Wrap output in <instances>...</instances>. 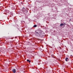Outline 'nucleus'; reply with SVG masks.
Wrapping results in <instances>:
<instances>
[{
  "label": "nucleus",
  "mask_w": 73,
  "mask_h": 73,
  "mask_svg": "<svg viewBox=\"0 0 73 73\" xmlns=\"http://www.w3.org/2000/svg\"><path fill=\"white\" fill-rule=\"evenodd\" d=\"M44 33L43 31L41 30H37L35 32V35L36 36L38 37H42L44 36L43 34Z\"/></svg>",
  "instance_id": "1"
},
{
  "label": "nucleus",
  "mask_w": 73,
  "mask_h": 73,
  "mask_svg": "<svg viewBox=\"0 0 73 73\" xmlns=\"http://www.w3.org/2000/svg\"><path fill=\"white\" fill-rule=\"evenodd\" d=\"M27 62H31V60H29L28 59L27 60Z\"/></svg>",
  "instance_id": "6"
},
{
  "label": "nucleus",
  "mask_w": 73,
  "mask_h": 73,
  "mask_svg": "<svg viewBox=\"0 0 73 73\" xmlns=\"http://www.w3.org/2000/svg\"><path fill=\"white\" fill-rule=\"evenodd\" d=\"M54 38H53L52 39V41H54Z\"/></svg>",
  "instance_id": "9"
},
{
  "label": "nucleus",
  "mask_w": 73,
  "mask_h": 73,
  "mask_svg": "<svg viewBox=\"0 0 73 73\" xmlns=\"http://www.w3.org/2000/svg\"><path fill=\"white\" fill-rule=\"evenodd\" d=\"M22 11L23 12V13L25 15H26L28 13V11L27 9H25L24 7H23L22 9Z\"/></svg>",
  "instance_id": "2"
},
{
  "label": "nucleus",
  "mask_w": 73,
  "mask_h": 73,
  "mask_svg": "<svg viewBox=\"0 0 73 73\" xmlns=\"http://www.w3.org/2000/svg\"><path fill=\"white\" fill-rule=\"evenodd\" d=\"M33 27H34V28H35L36 27H37V25H34V26H33Z\"/></svg>",
  "instance_id": "8"
},
{
  "label": "nucleus",
  "mask_w": 73,
  "mask_h": 73,
  "mask_svg": "<svg viewBox=\"0 0 73 73\" xmlns=\"http://www.w3.org/2000/svg\"><path fill=\"white\" fill-rule=\"evenodd\" d=\"M69 59V58H66L65 61H68V60Z\"/></svg>",
  "instance_id": "5"
},
{
  "label": "nucleus",
  "mask_w": 73,
  "mask_h": 73,
  "mask_svg": "<svg viewBox=\"0 0 73 73\" xmlns=\"http://www.w3.org/2000/svg\"><path fill=\"white\" fill-rule=\"evenodd\" d=\"M38 27H40L41 25L40 23H38Z\"/></svg>",
  "instance_id": "7"
},
{
  "label": "nucleus",
  "mask_w": 73,
  "mask_h": 73,
  "mask_svg": "<svg viewBox=\"0 0 73 73\" xmlns=\"http://www.w3.org/2000/svg\"><path fill=\"white\" fill-rule=\"evenodd\" d=\"M12 72L14 73H16V69H13L12 70Z\"/></svg>",
  "instance_id": "4"
},
{
  "label": "nucleus",
  "mask_w": 73,
  "mask_h": 73,
  "mask_svg": "<svg viewBox=\"0 0 73 73\" xmlns=\"http://www.w3.org/2000/svg\"><path fill=\"white\" fill-rule=\"evenodd\" d=\"M66 25L65 23H61L60 25V26L62 27V26H63V25Z\"/></svg>",
  "instance_id": "3"
}]
</instances>
